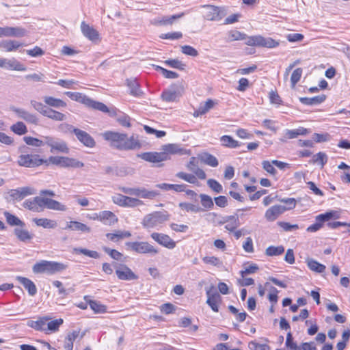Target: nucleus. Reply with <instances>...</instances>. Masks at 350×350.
I'll return each mask as SVG.
<instances>
[{"label":"nucleus","instance_id":"50","mask_svg":"<svg viewBox=\"0 0 350 350\" xmlns=\"http://www.w3.org/2000/svg\"><path fill=\"white\" fill-rule=\"evenodd\" d=\"M89 305L90 308L94 310L95 313H105L107 311L106 306L100 304L99 301L90 300Z\"/></svg>","mask_w":350,"mask_h":350},{"label":"nucleus","instance_id":"21","mask_svg":"<svg viewBox=\"0 0 350 350\" xmlns=\"http://www.w3.org/2000/svg\"><path fill=\"white\" fill-rule=\"evenodd\" d=\"M185 15L184 12L174 14L170 16H163L154 18L152 23L156 25L165 26L172 25L175 20L182 18Z\"/></svg>","mask_w":350,"mask_h":350},{"label":"nucleus","instance_id":"63","mask_svg":"<svg viewBox=\"0 0 350 350\" xmlns=\"http://www.w3.org/2000/svg\"><path fill=\"white\" fill-rule=\"evenodd\" d=\"M286 347L289 350H299V347L295 342H293L291 332H288L286 335Z\"/></svg>","mask_w":350,"mask_h":350},{"label":"nucleus","instance_id":"37","mask_svg":"<svg viewBox=\"0 0 350 350\" xmlns=\"http://www.w3.org/2000/svg\"><path fill=\"white\" fill-rule=\"evenodd\" d=\"M43 99L46 105L55 108L65 107L66 106V103L64 100L53 96H44Z\"/></svg>","mask_w":350,"mask_h":350},{"label":"nucleus","instance_id":"5","mask_svg":"<svg viewBox=\"0 0 350 350\" xmlns=\"http://www.w3.org/2000/svg\"><path fill=\"white\" fill-rule=\"evenodd\" d=\"M66 269V266L61 262L42 260L36 263L33 267V271L36 273H47L53 274L60 272Z\"/></svg>","mask_w":350,"mask_h":350},{"label":"nucleus","instance_id":"64","mask_svg":"<svg viewBox=\"0 0 350 350\" xmlns=\"http://www.w3.org/2000/svg\"><path fill=\"white\" fill-rule=\"evenodd\" d=\"M250 350H269V347L265 344H259L256 341H251L248 344Z\"/></svg>","mask_w":350,"mask_h":350},{"label":"nucleus","instance_id":"16","mask_svg":"<svg viewBox=\"0 0 350 350\" xmlns=\"http://www.w3.org/2000/svg\"><path fill=\"white\" fill-rule=\"evenodd\" d=\"M0 67L17 71H25L27 68L15 59H0Z\"/></svg>","mask_w":350,"mask_h":350},{"label":"nucleus","instance_id":"62","mask_svg":"<svg viewBox=\"0 0 350 350\" xmlns=\"http://www.w3.org/2000/svg\"><path fill=\"white\" fill-rule=\"evenodd\" d=\"M202 261L205 264H210L217 267H220L222 265V262L220 259L215 256H205L202 258Z\"/></svg>","mask_w":350,"mask_h":350},{"label":"nucleus","instance_id":"20","mask_svg":"<svg viewBox=\"0 0 350 350\" xmlns=\"http://www.w3.org/2000/svg\"><path fill=\"white\" fill-rule=\"evenodd\" d=\"M81 29L83 36L90 40L95 42L99 40L98 32L93 27L90 26L84 21L81 24Z\"/></svg>","mask_w":350,"mask_h":350},{"label":"nucleus","instance_id":"54","mask_svg":"<svg viewBox=\"0 0 350 350\" xmlns=\"http://www.w3.org/2000/svg\"><path fill=\"white\" fill-rule=\"evenodd\" d=\"M87 106L103 112L106 113L109 111L108 107L104 103L93 100L90 98V102L88 103Z\"/></svg>","mask_w":350,"mask_h":350},{"label":"nucleus","instance_id":"27","mask_svg":"<svg viewBox=\"0 0 350 350\" xmlns=\"http://www.w3.org/2000/svg\"><path fill=\"white\" fill-rule=\"evenodd\" d=\"M196 161L195 157H191L187 167L188 170L194 173L198 178L204 180L206 177V174L203 170L198 167V165L196 163Z\"/></svg>","mask_w":350,"mask_h":350},{"label":"nucleus","instance_id":"45","mask_svg":"<svg viewBox=\"0 0 350 350\" xmlns=\"http://www.w3.org/2000/svg\"><path fill=\"white\" fill-rule=\"evenodd\" d=\"M220 141L223 146L230 148H235L240 146V143L230 135L222 136Z\"/></svg>","mask_w":350,"mask_h":350},{"label":"nucleus","instance_id":"10","mask_svg":"<svg viewBox=\"0 0 350 350\" xmlns=\"http://www.w3.org/2000/svg\"><path fill=\"white\" fill-rule=\"evenodd\" d=\"M184 87L181 83H175L161 94V98L166 102L176 101L183 94Z\"/></svg>","mask_w":350,"mask_h":350},{"label":"nucleus","instance_id":"17","mask_svg":"<svg viewBox=\"0 0 350 350\" xmlns=\"http://www.w3.org/2000/svg\"><path fill=\"white\" fill-rule=\"evenodd\" d=\"M1 36L21 38L26 35L27 31L21 27H1Z\"/></svg>","mask_w":350,"mask_h":350},{"label":"nucleus","instance_id":"18","mask_svg":"<svg viewBox=\"0 0 350 350\" xmlns=\"http://www.w3.org/2000/svg\"><path fill=\"white\" fill-rule=\"evenodd\" d=\"M98 219L105 225L112 226L118 222V217L116 215L109 211H104L96 214V217L94 219Z\"/></svg>","mask_w":350,"mask_h":350},{"label":"nucleus","instance_id":"60","mask_svg":"<svg viewBox=\"0 0 350 350\" xmlns=\"http://www.w3.org/2000/svg\"><path fill=\"white\" fill-rule=\"evenodd\" d=\"M202 205L208 209L212 208L214 206L213 201L211 196L206 194L200 195Z\"/></svg>","mask_w":350,"mask_h":350},{"label":"nucleus","instance_id":"7","mask_svg":"<svg viewBox=\"0 0 350 350\" xmlns=\"http://www.w3.org/2000/svg\"><path fill=\"white\" fill-rule=\"evenodd\" d=\"M48 162L62 167L80 168L84 166L83 163L67 157L51 156L47 160Z\"/></svg>","mask_w":350,"mask_h":350},{"label":"nucleus","instance_id":"29","mask_svg":"<svg viewBox=\"0 0 350 350\" xmlns=\"http://www.w3.org/2000/svg\"><path fill=\"white\" fill-rule=\"evenodd\" d=\"M326 98L325 95L321 94L312 98L301 97L300 102L306 105H317L323 103Z\"/></svg>","mask_w":350,"mask_h":350},{"label":"nucleus","instance_id":"42","mask_svg":"<svg viewBox=\"0 0 350 350\" xmlns=\"http://www.w3.org/2000/svg\"><path fill=\"white\" fill-rule=\"evenodd\" d=\"M44 116L55 121H63L66 120V116L64 113L50 108H47Z\"/></svg>","mask_w":350,"mask_h":350},{"label":"nucleus","instance_id":"35","mask_svg":"<svg viewBox=\"0 0 350 350\" xmlns=\"http://www.w3.org/2000/svg\"><path fill=\"white\" fill-rule=\"evenodd\" d=\"M308 267L312 271L322 273L325 271V266L312 258H308L306 260Z\"/></svg>","mask_w":350,"mask_h":350},{"label":"nucleus","instance_id":"2","mask_svg":"<svg viewBox=\"0 0 350 350\" xmlns=\"http://www.w3.org/2000/svg\"><path fill=\"white\" fill-rule=\"evenodd\" d=\"M244 39H246L245 44L252 46L272 49L277 47L280 44L278 40H273L269 37L265 38L260 35L247 37L246 34L237 30H232L228 33V40L230 42Z\"/></svg>","mask_w":350,"mask_h":350},{"label":"nucleus","instance_id":"12","mask_svg":"<svg viewBox=\"0 0 350 350\" xmlns=\"http://www.w3.org/2000/svg\"><path fill=\"white\" fill-rule=\"evenodd\" d=\"M137 157L153 163H160L167 161L170 157L167 155V152H146L137 154Z\"/></svg>","mask_w":350,"mask_h":350},{"label":"nucleus","instance_id":"52","mask_svg":"<svg viewBox=\"0 0 350 350\" xmlns=\"http://www.w3.org/2000/svg\"><path fill=\"white\" fill-rule=\"evenodd\" d=\"M201 160L208 165L211 167H217L218 165V161L217 158L208 153H204L201 157Z\"/></svg>","mask_w":350,"mask_h":350},{"label":"nucleus","instance_id":"22","mask_svg":"<svg viewBox=\"0 0 350 350\" xmlns=\"http://www.w3.org/2000/svg\"><path fill=\"white\" fill-rule=\"evenodd\" d=\"M75 135L77 139L84 146L89 148H92L95 146L94 139L87 132L78 129Z\"/></svg>","mask_w":350,"mask_h":350},{"label":"nucleus","instance_id":"40","mask_svg":"<svg viewBox=\"0 0 350 350\" xmlns=\"http://www.w3.org/2000/svg\"><path fill=\"white\" fill-rule=\"evenodd\" d=\"M340 217V214L338 211H331L326 212L324 214H320L316 217V221L319 222H324L329 221L331 219H338Z\"/></svg>","mask_w":350,"mask_h":350},{"label":"nucleus","instance_id":"41","mask_svg":"<svg viewBox=\"0 0 350 350\" xmlns=\"http://www.w3.org/2000/svg\"><path fill=\"white\" fill-rule=\"evenodd\" d=\"M79 335V331H73L67 335L64 341V349L65 350H72L73 342Z\"/></svg>","mask_w":350,"mask_h":350},{"label":"nucleus","instance_id":"13","mask_svg":"<svg viewBox=\"0 0 350 350\" xmlns=\"http://www.w3.org/2000/svg\"><path fill=\"white\" fill-rule=\"evenodd\" d=\"M113 266L116 268V274L119 280H134L138 278L133 271L126 265L113 263Z\"/></svg>","mask_w":350,"mask_h":350},{"label":"nucleus","instance_id":"32","mask_svg":"<svg viewBox=\"0 0 350 350\" xmlns=\"http://www.w3.org/2000/svg\"><path fill=\"white\" fill-rule=\"evenodd\" d=\"M33 221L36 226L43 227L44 228H55L57 226L55 220L47 218H34Z\"/></svg>","mask_w":350,"mask_h":350},{"label":"nucleus","instance_id":"31","mask_svg":"<svg viewBox=\"0 0 350 350\" xmlns=\"http://www.w3.org/2000/svg\"><path fill=\"white\" fill-rule=\"evenodd\" d=\"M51 318L49 317H43L39 318L37 321H29L27 325L36 330L42 331L45 330L46 322L50 320Z\"/></svg>","mask_w":350,"mask_h":350},{"label":"nucleus","instance_id":"30","mask_svg":"<svg viewBox=\"0 0 350 350\" xmlns=\"http://www.w3.org/2000/svg\"><path fill=\"white\" fill-rule=\"evenodd\" d=\"M126 85L131 95L134 96H140L143 94L139 88V85L135 79H128L126 80Z\"/></svg>","mask_w":350,"mask_h":350},{"label":"nucleus","instance_id":"61","mask_svg":"<svg viewBox=\"0 0 350 350\" xmlns=\"http://www.w3.org/2000/svg\"><path fill=\"white\" fill-rule=\"evenodd\" d=\"M207 185L215 193H219L223 191L222 185L215 179H208Z\"/></svg>","mask_w":350,"mask_h":350},{"label":"nucleus","instance_id":"36","mask_svg":"<svg viewBox=\"0 0 350 350\" xmlns=\"http://www.w3.org/2000/svg\"><path fill=\"white\" fill-rule=\"evenodd\" d=\"M226 221H227V224L225 228L230 232H234L240 226L239 219L237 215L226 216Z\"/></svg>","mask_w":350,"mask_h":350},{"label":"nucleus","instance_id":"9","mask_svg":"<svg viewBox=\"0 0 350 350\" xmlns=\"http://www.w3.org/2000/svg\"><path fill=\"white\" fill-rule=\"evenodd\" d=\"M126 245L128 246L131 250L142 254H148L150 255H155L159 253V250L148 242H127Z\"/></svg>","mask_w":350,"mask_h":350},{"label":"nucleus","instance_id":"59","mask_svg":"<svg viewBox=\"0 0 350 350\" xmlns=\"http://www.w3.org/2000/svg\"><path fill=\"white\" fill-rule=\"evenodd\" d=\"M176 176L189 183L195 184L198 182L196 176L191 174L180 172L176 174Z\"/></svg>","mask_w":350,"mask_h":350},{"label":"nucleus","instance_id":"39","mask_svg":"<svg viewBox=\"0 0 350 350\" xmlns=\"http://www.w3.org/2000/svg\"><path fill=\"white\" fill-rule=\"evenodd\" d=\"M131 236L129 231L118 230L113 233H107L106 237L112 241H118L120 239L129 238Z\"/></svg>","mask_w":350,"mask_h":350},{"label":"nucleus","instance_id":"33","mask_svg":"<svg viewBox=\"0 0 350 350\" xmlns=\"http://www.w3.org/2000/svg\"><path fill=\"white\" fill-rule=\"evenodd\" d=\"M23 45L22 43L16 40H3L0 43V47L7 52H11L17 50Z\"/></svg>","mask_w":350,"mask_h":350},{"label":"nucleus","instance_id":"46","mask_svg":"<svg viewBox=\"0 0 350 350\" xmlns=\"http://www.w3.org/2000/svg\"><path fill=\"white\" fill-rule=\"evenodd\" d=\"M157 187L165 190H174L177 192H180L185 191V185H176V184H167V183H161L156 185Z\"/></svg>","mask_w":350,"mask_h":350},{"label":"nucleus","instance_id":"49","mask_svg":"<svg viewBox=\"0 0 350 350\" xmlns=\"http://www.w3.org/2000/svg\"><path fill=\"white\" fill-rule=\"evenodd\" d=\"M221 297L219 294H215V296L208 297L206 304L214 312H218V303L221 301Z\"/></svg>","mask_w":350,"mask_h":350},{"label":"nucleus","instance_id":"57","mask_svg":"<svg viewBox=\"0 0 350 350\" xmlns=\"http://www.w3.org/2000/svg\"><path fill=\"white\" fill-rule=\"evenodd\" d=\"M179 206L187 212L198 213L201 211V208L198 205L191 203L181 202L179 204Z\"/></svg>","mask_w":350,"mask_h":350},{"label":"nucleus","instance_id":"58","mask_svg":"<svg viewBox=\"0 0 350 350\" xmlns=\"http://www.w3.org/2000/svg\"><path fill=\"white\" fill-rule=\"evenodd\" d=\"M303 70L301 68L295 69L291 77V87L294 88L302 75Z\"/></svg>","mask_w":350,"mask_h":350},{"label":"nucleus","instance_id":"19","mask_svg":"<svg viewBox=\"0 0 350 350\" xmlns=\"http://www.w3.org/2000/svg\"><path fill=\"white\" fill-rule=\"evenodd\" d=\"M285 211H286V208L284 206H272L266 211L265 217L267 221H273L275 220L279 217V215L282 214Z\"/></svg>","mask_w":350,"mask_h":350},{"label":"nucleus","instance_id":"28","mask_svg":"<svg viewBox=\"0 0 350 350\" xmlns=\"http://www.w3.org/2000/svg\"><path fill=\"white\" fill-rule=\"evenodd\" d=\"M65 229H70L73 231H80L87 233H89L91 230L90 228L87 225L77 221H71L68 223Z\"/></svg>","mask_w":350,"mask_h":350},{"label":"nucleus","instance_id":"4","mask_svg":"<svg viewBox=\"0 0 350 350\" xmlns=\"http://www.w3.org/2000/svg\"><path fill=\"white\" fill-rule=\"evenodd\" d=\"M170 215L166 211H155L146 215L142 222L146 228H154L169 220Z\"/></svg>","mask_w":350,"mask_h":350},{"label":"nucleus","instance_id":"44","mask_svg":"<svg viewBox=\"0 0 350 350\" xmlns=\"http://www.w3.org/2000/svg\"><path fill=\"white\" fill-rule=\"evenodd\" d=\"M73 253L76 254H83L85 256H87L88 257L92 258H99L100 254L96 251L93 250H89L85 248H81V247H75L73 249Z\"/></svg>","mask_w":350,"mask_h":350},{"label":"nucleus","instance_id":"34","mask_svg":"<svg viewBox=\"0 0 350 350\" xmlns=\"http://www.w3.org/2000/svg\"><path fill=\"white\" fill-rule=\"evenodd\" d=\"M163 152H167V155L169 157V154H183L185 150L180 147L179 145L176 144H169L162 146Z\"/></svg>","mask_w":350,"mask_h":350},{"label":"nucleus","instance_id":"3","mask_svg":"<svg viewBox=\"0 0 350 350\" xmlns=\"http://www.w3.org/2000/svg\"><path fill=\"white\" fill-rule=\"evenodd\" d=\"M23 206L29 211L37 213L44 211L45 208L60 211H65L67 209L66 206L57 200L40 196L26 200L23 202Z\"/></svg>","mask_w":350,"mask_h":350},{"label":"nucleus","instance_id":"6","mask_svg":"<svg viewBox=\"0 0 350 350\" xmlns=\"http://www.w3.org/2000/svg\"><path fill=\"white\" fill-rule=\"evenodd\" d=\"M43 139L45 140L46 145L50 147L51 152L64 154H68L69 152L70 149L64 140L50 135L43 137Z\"/></svg>","mask_w":350,"mask_h":350},{"label":"nucleus","instance_id":"1","mask_svg":"<svg viewBox=\"0 0 350 350\" xmlns=\"http://www.w3.org/2000/svg\"><path fill=\"white\" fill-rule=\"evenodd\" d=\"M103 135L105 140L109 142L111 147L118 150H137L142 148V143L138 137L134 135L129 138L125 133L107 131Z\"/></svg>","mask_w":350,"mask_h":350},{"label":"nucleus","instance_id":"23","mask_svg":"<svg viewBox=\"0 0 350 350\" xmlns=\"http://www.w3.org/2000/svg\"><path fill=\"white\" fill-rule=\"evenodd\" d=\"M14 234L17 239L24 243L29 242L33 237V234L29 232L25 226L16 227L14 230Z\"/></svg>","mask_w":350,"mask_h":350},{"label":"nucleus","instance_id":"8","mask_svg":"<svg viewBox=\"0 0 350 350\" xmlns=\"http://www.w3.org/2000/svg\"><path fill=\"white\" fill-rule=\"evenodd\" d=\"M17 163L20 166L33 168L47 163V160L40 158L38 154H24L18 156Z\"/></svg>","mask_w":350,"mask_h":350},{"label":"nucleus","instance_id":"48","mask_svg":"<svg viewBox=\"0 0 350 350\" xmlns=\"http://www.w3.org/2000/svg\"><path fill=\"white\" fill-rule=\"evenodd\" d=\"M10 129L14 133L22 135L27 133V128L23 122H17L11 126Z\"/></svg>","mask_w":350,"mask_h":350},{"label":"nucleus","instance_id":"53","mask_svg":"<svg viewBox=\"0 0 350 350\" xmlns=\"http://www.w3.org/2000/svg\"><path fill=\"white\" fill-rule=\"evenodd\" d=\"M156 70L160 71L164 77L167 79H176L178 77V74L176 72L168 70L160 66L154 65L153 66Z\"/></svg>","mask_w":350,"mask_h":350},{"label":"nucleus","instance_id":"43","mask_svg":"<svg viewBox=\"0 0 350 350\" xmlns=\"http://www.w3.org/2000/svg\"><path fill=\"white\" fill-rule=\"evenodd\" d=\"M66 94L72 100L80 102L87 105L88 103L90 102V98L85 95L79 92H67Z\"/></svg>","mask_w":350,"mask_h":350},{"label":"nucleus","instance_id":"47","mask_svg":"<svg viewBox=\"0 0 350 350\" xmlns=\"http://www.w3.org/2000/svg\"><path fill=\"white\" fill-rule=\"evenodd\" d=\"M4 215L6 218L8 224L10 226H16L17 227L25 226V224L16 216L8 212H5Z\"/></svg>","mask_w":350,"mask_h":350},{"label":"nucleus","instance_id":"11","mask_svg":"<svg viewBox=\"0 0 350 350\" xmlns=\"http://www.w3.org/2000/svg\"><path fill=\"white\" fill-rule=\"evenodd\" d=\"M202 7L206 8L204 17L208 21H219L226 14L224 8L221 7L211 5H204Z\"/></svg>","mask_w":350,"mask_h":350},{"label":"nucleus","instance_id":"25","mask_svg":"<svg viewBox=\"0 0 350 350\" xmlns=\"http://www.w3.org/2000/svg\"><path fill=\"white\" fill-rule=\"evenodd\" d=\"M16 280L24 286L25 289L28 291L29 295L34 296L36 294L37 288L31 280L22 276H18Z\"/></svg>","mask_w":350,"mask_h":350},{"label":"nucleus","instance_id":"14","mask_svg":"<svg viewBox=\"0 0 350 350\" xmlns=\"http://www.w3.org/2000/svg\"><path fill=\"white\" fill-rule=\"evenodd\" d=\"M150 237L159 245L166 248L174 249L176 247V242L171 239L170 236L165 234L153 232L151 234Z\"/></svg>","mask_w":350,"mask_h":350},{"label":"nucleus","instance_id":"24","mask_svg":"<svg viewBox=\"0 0 350 350\" xmlns=\"http://www.w3.org/2000/svg\"><path fill=\"white\" fill-rule=\"evenodd\" d=\"M310 133V131L304 127H299L294 130H286L284 138L280 139L282 142H286L287 139L297 138L299 135H306Z\"/></svg>","mask_w":350,"mask_h":350},{"label":"nucleus","instance_id":"38","mask_svg":"<svg viewBox=\"0 0 350 350\" xmlns=\"http://www.w3.org/2000/svg\"><path fill=\"white\" fill-rule=\"evenodd\" d=\"M43 137L44 136H41V138L38 139L31 136H25L23 137V140L26 144L29 146L39 148L46 145L45 140L43 139Z\"/></svg>","mask_w":350,"mask_h":350},{"label":"nucleus","instance_id":"15","mask_svg":"<svg viewBox=\"0 0 350 350\" xmlns=\"http://www.w3.org/2000/svg\"><path fill=\"white\" fill-rule=\"evenodd\" d=\"M10 109L19 118L24 120L28 123L38 124V118L36 114L31 113L24 109L16 107H12Z\"/></svg>","mask_w":350,"mask_h":350},{"label":"nucleus","instance_id":"56","mask_svg":"<svg viewBox=\"0 0 350 350\" xmlns=\"http://www.w3.org/2000/svg\"><path fill=\"white\" fill-rule=\"evenodd\" d=\"M143 204V201L137 198L126 196L124 207H135Z\"/></svg>","mask_w":350,"mask_h":350},{"label":"nucleus","instance_id":"55","mask_svg":"<svg viewBox=\"0 0 350 350\" xmlns=\"http://www.w3.org/2000/svg\"><path fill=\"white\" fill-rule=\"evenodd\" d=\"M164 64L170 67L176 68L180 70H185L186 66L185 64H183L181 61L177 59L165 60L164 62Z\"/></svg>","mask_w":350,"mask_h":350},{"label":"nucleus","instance_id":"26","mask_svg":"<svg viewBox=\"0 0 350 350\" xmlns=\"http://www.w3.org/2000/svg\"><path fill=\"white\" fill-rule=\"evenodd\" d=\"M133 196L142 198L153 199L159 193L156 191H148L144 187H134Z\"/></svg>","mask_w":350,"mask_h":350},{"label":"nucleus","instance_id":"51","mask_svg":"<svg viewBox=\"0 0 350 350\" xmlns=\"http://www.w3.org/2000/svg\"><path fill=\"white\" fill-rule=\"evenodd\" d=\"M284 247L282 245L280 246H269L265 250V254L269 256H279L283 254Z\"/></svg>","mask_w":350,"mask_h":350}]
</instances>
